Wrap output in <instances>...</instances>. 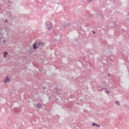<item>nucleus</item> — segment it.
Returning a JSON list of instances; mask_svg holds the SVG:
<instances>
[{
	"label": "nucleus",
	"mask_w": 129,
	"mask_h": 129,
	"mask_svg": "<svg viewBox=\"0 0 129 129\" xmlns=\"http://www.w3.org/2000/svg\"><path fill=\"white\" fill-rule=\"evenodd\" d=\"M4 82H5L6 83H7V82H10V79H9V77H6L5 80L4 81Z\"/></svg>",
	"instance_id": "nucleus-1"
},
{
	"label": "nucleus",
	"mask_w": 129,
	"mask_h": 129,
	"mask_svg": "<svg viewBox=\"0 0 129 129\" xmlns=\"http://www.w3.org/2000/svg\"><path fill=\"white\" fill-rule=\"evenodd\" d=\"M47 29L48 30H50V29H51V28H52V24H49L47 25Z\"/></svg>",
	"instance_id": "nucleus-2"
},
{
	"label": "nucleus",
	"mask_w": 129,
	"mask_h": 129,
	"mask_svg": "<svg viewBox=\"0 0 129 129\" xmlns=\"http://www.w3.org/2000/svg\"><path fill=\"white\" fill-rule=\"evenodd\" d=\"M0 43H1L2 44H4V43H6V41H5L4 40V39L1 38V41H0Z\"/></svg>",
	"instance_id": "nucleus-3"
},
{
	"label": "nucleus",
	"mask_w": 129,
	"mask_h": 129,
	"mask_svg": "<svg viewBox=\"0 0 129 129\" xmlns=\"http://www.w3.org/2000/svg\"><path fill=\"white\" fill-rule=\"evenodd\" d=\"M33 49H36L38 46H37V44H34L33 45Z\"/></svg>",
	"instance_id": "nucleus-4"
},
{
	"label": "nucleus",
	"mask_w": 129,
	"mask_h": 129,
	"mask_svg": "<svg viewBox=\"0 0 129 129\" xmlns=\"http://www.w3.org/2000/svg\"><path fill=\"white\" fill-rule=\"evenodd\" d=\"M4 58H6V57H7V55H8V52H5L4 53Z\"/></svg>",
	"instance_id": "nucleus-5"
},
{
	"label": "nucleus",
	"mask_w": 129,
	"mask_h": 129,
	"mask_svg": "<svg viewBox=\"0 0 129 129\" xmlns=\"http://www.w3.org/2000/svg\"><path fill=\"white\" fill-rule=\"evenodd\" d=\"M36 106H37V107L40 108L41 106V105L40 104H36Z\"/></svg>",
	"instance_id": "nucleus-6"
},
{
	"label": "nucleus",
	"mask_w": 129,
	"mask_h": 129,
	"mask_svg": "<svg viewBox=\"0 0 129 129\" xmlns=\"http://www.w3.org/2000/svg\"><path fill=\"white\" fill-rule=\"evenodd\" d=\"M92 125H93V126L96 125L97 126H98V127L100 126L99 125L96 124H95V123H93Z\"/></svg>",
	"instance_id": "nucleus-7"
},
{
	"label": "nucleus",
	"mask_w": 129,
	"mask_h": 129,
	"mask_svg": "<svg viewBox=\"0 0 129 129\" xmlns=\"http://www.w3.org/2000/svg\"><path fill=\"white\" fill-rule=\"evenodd\" d=\"M115 104L118 105V104H119V102L116 101V102H115Z\"/></svg>",
	"instance_id": "nucleus-8"
},
{
	"label": "nucleus",
	"mask_w": 129,
	"mask_h": 129,
	"mask_svg": "<svg viewBox=\"0 0 129 129\" xmlns=\"http://www.w3.org/2000/svg\"><path fill=\"white\" fill-rule=\"evenodd\" d=\"M106 93H109V92L108 91H106Z\"/></svg>",
	"instance_id": "nucleus-9"
}]
</instances>
